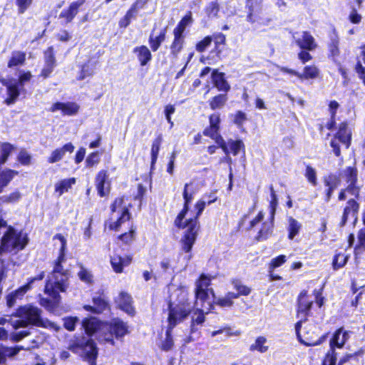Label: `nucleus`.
Instances as JSON below:
<instances>
[{"instance_id":"obj_1","label":"nucleus","mask_w":365,"mask_h":365,"mask_svg":"<svg viewBox=\"0 0 365 365\" xmlns=\"http://www.w3.org/2000/svg\"><path fill=\"white\" fill-rule=\"evenodd\" d=\"M61 243L60 253L58 259L55 264L53 272L48 276L46 282L44 292L54 300L58 302L59 292H65L66 289L67 270L63 269L61 263L66 260L65 250L66 246V240L61 234L55 236Z\"/></svg>"},{"instance_id":"obj_2","label":"nucleus","mask_w":365,"mask_h":365,"mask_svg":"<svg viewBox=\"0 0 365 365\" xmlns=\"http://www.w3.org/2000/svg\"><path fill=\"white\" fill-rule=\"evenodd\" d=\"M206 200L205 199H202L197 201L195 206V209L197 210L196 216L194 218H190L185 221L182 220V227L180 228H185L186 230L182 240V249L186 253H188V255L184 257L183 259L185 260V264L179 269H178V271L185 270L189 263V261L192 258V255L190 252L196 240L197 232L199 230L197 218L204 210Z\"/></svg>"},{"instance_id":"obj_3","label":"nucleus","mask_w":365,"mask_h":365,"mask_svg":"<svg viewBox=\"0 0 365 365\" xmlns=\"http://www.w3.org/2000/svg\"><path fill=\"white\" fill-rule=\"evenodd\" d=\"M194 305L192 302H189L185 299V295L182 296V300L174 307L172 304L169 305V316H168V328L166 331V337L165 341L162 343L161 349L163 351H170L174 344L173 339L171 335L172 329L176 324L183 319H185L192 312Z\"/></svg>"},{"instance_id":"obj_4","label":"nucleus","mask_w":365,"mask_h":365,"mask_svg":"<svg viewBox=\"0 0 365 365\" xmlns=\"http://www.w3.org/2000/svg\"><path fill=\"white\" fill-rule=\"evenodd\" d=\"M1 247L4 252H17L23 250L28 243L26 234L17 231L4 220H0Z\"/></svg>"},{"instance_id":"obj_5","label":"nucleus","mask_w":365,"mask_h":365,"mask_svg":"<svg viewBox=\"0 0 365 365\" xmlns=\"http://www.w3.org/2000/svg\"><path fill=\"white\" fill-rule=\"evenodd\" d=\"M41 310L32 305H26L20 307L16 311L19 319H9V323L14 329H17L25 327L29 324L40 326L42 324Z\"/></svg>"},{"instance_id":"obj_6","label":"nucleus","mask_w":365,"mask_h":365,"mask_svg":"<svg viewBox=\"0 0 365 365\" xmlns=\"http://www.w3.org/2000/svg\"><path fill=\"white\" fill-rule=\"evenodd\" d=\"M128 325L127 322H123L119 318H114L110 320L108 324H106L105 333L103 336H99L100 341H105L110 343L112 345L115 344L113 336L117 339H122L129 333Z\"/></svg>"},{"instance_id":"obj_7","label":"nucleus","mask_w":365,"mask_h":365,"mask_svg":"<svg viewBox=\"0 0 365 365\" xmlns=\"http://www.w3.org/2000/svg\"><path fill=\"white\" fill-rule=\"evenodd\" d=\"M342 331V328L337 329L330 340V351L326 355L323 365H336L337 354L335 351V348H342L349 338V332L346 331H344L341 336Z\"/></svg>"},{"instance_id":"obj_8","label":"nucleus","mask_w":365,"mask_h":365,"mask_svg":"<svg viewBox=\"0 0 365 365\" xmlns=\"http://www.w3.org/2000/svg\"><path fill=\"white\" fill-rule=\"evenodd\" d=\"M302 325V321H299L295 325L296 333L299 340L306 346H317L322 343L326 336L318 337L317 331V327L314 325H309L305 327L303 334L299 331Z\"/></svg>"},{"instance_id":"obj_9","label":"nucleus","mask_w":365,"mask_h":365,"mask_svg":"<svg viewBox=\"0 0 365 365\" xmlns=\"http://www.w3.org/2000/svg\"><path fill=\"white\" fill-rule=\"evenodd\" d=\"M351 131L348 128L347 123H341L339 130L335 135V138L331 141V146L333 148V152L336 156H339L341 154L340 148L337 140L346 145V148H349L351 143Z\"/></svg>"},{"instance_id":"obj_10","label":"nucleus","mask_w":365,"mask_h":365,"mask_svg":"<svg viewBox=\"0 0 365 365\" xmlns=\"http://www.w3.org/2000/svg\"><path fill=\"white\" fill-rule=\"evenodd\" d=\"M112 212H118L120 214V216L116 222H113L110 225L111 230H117L123 222L128 221L130 219V213L128 208L124 205V198L118 197L116 198L111 205Z\"/></svg>"},{"instance_id":"obj_11","label":"nucleus","mask_w":365,"mask_h":365,"mask_svg":"<svg viewBox=\"0 0 365 365\" xmlns=\"http://www.w3.org/2000/svg\"><path fill=\"white\" fill-rule=\"evenodd\" d=\"M341 175L345 179L349 184L346 190L353 195L358 196L359 187L356 186L358 171L355 166L347 167L343 170Z\"/></svg>"},{"instance_id":"obj_12","label":"nucleus","mask_w":365,"mask_h":365,"mask_svg":"<svg viewBox=\"0 0 365 365\" xmlns=\"http://www.w3.org/2000/svg\"><path fill=\"white\" fill-rule=\"evenodd\" d=\"M293 38L302 49L312 51L317 46L314 38L307 31L296 32Z\"/></svg>"},{"instance_id":"obj_13","label":"nucleus","mask_w":365,"mask_h":365,"mask_svg":"<svg viewBox=\"0 0 365 365\" xmlns=\"http://www.w3.org/2000/svg\"><path fill=\"white\" fill-rule=\"evenodd\" d=\"M313 300L307 295V291H302L298 297V307H297V317L302 319H305L307 317Z\"/></svg>"},{"instance_id":"obj_14","label":"nucleus","mask_w":365,"mask_h":365,"mask_svg":"<svg viewBox=\"0 0 365 365\" xmlns=\"http://www.w3.org/2000/svg\"><path fill=\"white\" fill-rule=\"evenodd\" d=\"M117 307L130 316H134L135 309L133 306L132 297L125 292H121L115 298Z\"/></svg>"},{"instance_id":"obj_15","label":"nucleus","mask_w":365,"mask_h":365,"mask_svg":"<svg viewBox=\"0 0 365 365\" xmlns=\"http://www.w3.org/2000/svg\"><path fill=\"white\" fill-rule=\"evenodd\" d=\"M79 108V106L74 102H57L53 104L49 110L52 113L61 110L64 115H74L78 112Z\"/></svg>"},{"instance_id":"obj_16","label":"nucleus","mask_w":365,"mask_h":365,"mask_svg":"<svg viewBox=\"0 0 365 365\" xmlns=\"http://www.w3.org/2000/svg\"><path fill=\"white\" fill-rule=\"evenodd\" d=\"M282 72L287 73L291 75H294L299 78L300 79L305 78H315L319 74V70L314 66H306L304 69V73H300L294 70L287 68L286 67H278Z\"/></svg>"},{"instance_id":"obj_17","label":"nucleus","mask_w":365,"mask_h":365,"mask_svg":"<svg viewBox=\"0 0 365 365\" xmlns=\"http://www.w3.org/2000/svg\"><path fill=\"white\" fill-rule=\"evenodd\" d=\"M108 174L106 170H101L98 173L95 182L98 193L101 197L106 196L109 192V182H107Z\"/></svg>"},{"instance_id":"obj_18","label":"nucleus","mask_w":365,"mask_h":365,"mask_svg":"<svg viewBox=\"0 0 365 365\" xmlns=\"http://www.w3.org/2000/svg\"><path fill=\"white\" fill-rule=\"evenodd\" d=\"M188 186H184V190L182 193L183 199H184V207L182 211L178 214L175 220V225L178 227H182V220L185 218V215L188 211L189 204L192 202L193 197L195 195H192V192H188Z\"/></svg>"},{"instance_id":"obj_19","label":"nucleus","mask_w":365,"mask_h":365,"mask_svg":"<svg viewBox=\"0 0 365 365\" xmlns=\"http://www.w3.org/2000/svg\"><path fill=\"white\" fill-rule=\"evenodd\" d=\"M359 209V205L354 200H349L344 208L340 225L344 226L349 216L354 219V224H355L357 220Z\"/></svg>"},{"instance_id":"obj_20","label":"nucleus","mask_w":365,"mask_h":365,"mask_svg":"<svg viewBox=\"0 0 365 365\" xmlns=\"http://www.w3.org/2000/svg\"><path fill=\"white\" fill-rule=\"evenodd\" d=\"M82 324L86 333L88 335H92L98 331H105L106 324L101 323L94 317L85 319Z\"/></svg>"},{"instance_id":"obj_21","label":"nucleus","mask_w":365,"mask_h":365,"mask_svg":"<svg viewBox=\"0 0 365 365\" xmlns=\"http://www.w3.org/2000/svg\"><path fill=\"white\" fill-rule=\"evenodd\" d=\"M263 0H247L246 7L248 9L247 19L253 23L257 20V16L259 14Z\"/></svg>"},{"instance_id":"obj_22","label":"nucleus","mask_w":365,"mask_h":365,"mask_svg":"<svg viewBox=\"0 0 365 365\" xmlns=\"http://www.w3.org/2000/svg\"><path fill=\"white\" fill-rule=\"evenodd\" d=\"M84 2V0L72 2L68 9H64L61 12L59 17L66 19V23L71 22L78 14L79 7L82 6Z\"/></svg>"},{"instance_id":"obj_23","label":"nucleus","mask_w":365,"mask_h":365,"mask_svg":"<svg viewBox=\"0 0 365 365\" xmlns=\"http://www.w3.org/2000/svg\"><path fill=\"white\" fill-rule=\"evenodd\" d=\"M209 307L198 308L196 307L195 312L192 315V322L190 325V332L193 334L197 331L196 325L202 324L205 322V314H207Z\"/></svg>"},{"instance_id":"obj_24","label":"nucleus","mask_w":365,"mask_h":365,"mask_svg":"<svg viewBox=\"0 0 365 365\" xmlns=\"http://www.w3.org/2000/svg\"><path fill=\"white\" fill-rule=\"evenodd\" d=\"M73 150L74 146L73 144L71 143H68L64 145L62 148H57L53 150L51 153V156L48 158V162L49 163L58 162L63 158L66 152L71 153H73Z\"/></svg>"},{"instance_id":"obj_25","label":"nucleus","mask_w":365,"mask_h":365,"mask_svg":"<svg viewBox=\"0 0 365 365\" xmlns=\"http://www.w3.org/2000/svg\"><path fill=\"white\" fill-rule=\"evenodd\" d=\"M30 346H16L14 347L3 346L0 348V364H4L6 357H13L19 353L21 350H30Z\"/></svg>"},{"instance_id":"obj_26","label":"nucleus","mask_w":365,"mask_h":365,"mask_svg":"<svg viewBox=\"0 0 365 365\" xmlns=\"http://www.w3.org/2000/svg\"><path fill=\"white\" fill-rule=\"evenodd\" d=\"M212 79L215 86L219 91L227 92L230 90V85L225 79L223 73H219L217 70H214L212 73Z\"/></svg>"},{"instance_id":"obj_27","label":"nucleus","mask_w":365,"mask_h":365,"mask_svg":"<svg viewBox=\"0 0 365 365\" xmlns=\"http://www.w3.org/2000/svg\"><path fill=\"white\" fill-rule=\"evenodd\" d=\"M46 55V63L45 66L41 71V76L44 78H47L50 73L53 71L56 66V60L53 54L52 48H49L45 53Z\"/></svg>"},{"instance_id":"obj_28","label":"nucleus","mask_w":365,"mask_h":365,"mask_svg":"<svg viewBox=\"0 0 365 365\" xmlns=\"http://www.w3.org/2000/svg\"><path fill=\"white\" fill-rule=\"evenodd\" d=\"M211 293L212 295L214 294L213 290L212 289H207L206 290H199L195 289V298L196 301L195 303V306L198 307L199 306V302H201V308H205V304H207V307H211L210 302L208 301L209 299V293Z\"/></svg>"},{"instance_id":"obj_29","label":"nucleus","mask_w":365,"mask_h":365,"mask_svg":"<svg viewBox=\"0 0 365 365\" xmlns=\"http://www.w3.org/2000/svg\"><path fill=\"white\" fill-rule=\"evenodd\" d=\"M93 301L94 304L93 307L90 305L84 306V309L86 311H90L94 313L99 314L103 312L108 307V304L107 301L101 297H94Z\"/></svg>"},{"instance_id":"obj_30","label":"nucleus","mask_w":365,"mask_h":365,"mask_svg":"<svg viewBox=\"0 0 365 365\" xmlns=\"http://www.w3.org/2000/svg\"><path fill=\"white\" fill-rule=\"evenodd\" d=\"M131 262L130 257H121L118 255H114L110 257V263L113 270L117 273H121L123 267L128 266Z\"/></svg>"},{"instance_id":"obj_31","label":"nucleus","mask_w":365,"mask_h":365,"mask_svg":"<svg viewBox=\"0 0 365 365\" xmlns=\"http://www.w3.org/2000/svg\"><path fill=\"white\" fill-rule=\"evenodd\" d=\"M174 39L170 45V55L173 58H177L178 54L182 51L185 43V36L178 34H173Z\"/></svg>"},{"instance_id":"obj_32","label":"nucleus","mask_w":365,"mask_h":365,"mask_svg":"<svg viewBox=\"0 0 365 365\" xmlns=\"http://www.w3.org/2000/svg\"><path fill=\"white\" fill-rule=\"evenodd\" d=\"M166 30L163 29L160 31V34L158 36H154L153 32L150 35L149 37V43L151 49L153 51H156L161 43L165 39Z\"/></svg>"},{"instance_id":"obj_33","label":"nucleus","mask_w":365,"mask_h":365,"mask_svg":"<svg viewBox=\"0 0 365 365\" xmlns=\"http://www.w3.org/2000/svg\"><path fill=\"white\" fill-rule=\"evenodd\" d=\"M84 351L90 361L91 365L96 364V359L98 355V349L93 340H88L85 346Z\"/></svg>"},{"instance_id":"obj_34","label":"nucleus","mask_w":365,"mask_h":365,"mask_svg":"<svg viewBox=\"0 0 365 365\" xmlns=\"http://www.w3.org/2000/svg\"><path fill=\"white\" fill-rule=\"evenodd\" d=\"M6 86L7 87L9 98L6 99L5 102L7 105H11L16 101L20 94L19 85L18 83L16 82L14 83L6 84Z\"/></svg>"},{"instance_id":"obj_35","label":"nucleus","mask_w":365,"mask_h":365,"mask_svg":"<svg viewBox=\"0 0 365 365\" xmlns=\"http://www.w3.org/2000/svg\"><path fill=\"white\" fill-rule=\"evenodd\" d=\"M134 52L138 53V58L141 66H145L151 59V53L145 46L135 48Z\"/></svg>"},{"instance_id":"obj_36","label":"nucleus","mask_w":365,"mask_h":365,"mask_svg":"<svg viewBox=\"0 0 365 365\" xmlns=\"http://www.w3.org/2000/svg\"><path fill=\"white\" fill-rule=\"evenodd\" d=\"M75 183V178L62 180L55 185V191L58 193V195H61L64 192H68Z\"/></svg>"},{"instance_id":"obj_37","label":"nucleus","mask_w":365,"mask_h":365,"mask_svg":"<svg viewBox=\"0 0 365 365\" xmlns=\"http://www.w3.org/2000/svg\"><path fill=\"white\" fill-rule=\"evenodd\" d=\"M29 289L30 285L26 284L18 289L15 292L9 294L6 297V303L8 307H13L16 302V298L22 297Z\"/></svg>"},{"instance_id":"obj_38","label":"nucleus","mask_w":365,"mask_h":365,"mask_svg":"<svg viewBox=\"0 0 365 365\" xmlns=\"http://www.w3.org/2000/svg\"><path fill=\"white\" fill-rule=\"evenodd\" d=\"M161 143H162V137L161 136H158L153 142L152 148H151V165H150L151 170L154 169L155 164L156 163Z\"/></svg>"},{"instance_id":"obj_39","label":"nucleus","mask_w":365,"mask_h":365,"mask_svg":"<svg viewBox=\"0 0 365 365\" xmlns=\"http://www.w3.org/2000/svg\"><path fill=\"white\" fill-rule=\"evenodd\" d=\"M302 227V224L299 222L294 218L290 217L289 218V225H288V231L289 235L288 237L289 240L294 239V237L299 234Z\"/></svg>"},{"instance_id":"obj_40","label":"nucleus","mask_w":365,"mask_h":365,"mask_svg":"<svg viewBox=\"0 0 365 365\" xmlns=\"http://www.w3.org/2000/svg\"><path fill=\"white\" fill-rule=\"evenodd\" d=\"M25 60V53L21 51H14L11 54V59L8 63V66L11 68L19 65H23Z\"/></svg>"},{"instance_id":"obj_41","label":"nucleus","mask_w":365,"mask_h":365,"mask_svg":"<svg viewBox=\"0 0 365 365\" xmlns=\"http://www.w3.org/2000/svg\"><path fill=\"white\" fill-rule=\"evenodd\" d=\"M14 172L11 170H0V192H2L4 187L7 186L9 182L12 180Z\"/></svg>"},{"instance_id":"obj_42","label":"nucleus","mask_w":365,"mask_h":365,"mask_svg":"<svg viewBox=\"0 0 365 365\" xmlns=\"http://www.w3.org/2000/svg\"><path fill=\"white\" fill-rule=\"evenodd\" d=\"M238 294L235 292H230L224 297H220L216 299V303L220 307H231L233 304L232 300L237 299Z\"/></svg>"},{"instance_id":"obj_43","label":"nucleus","mask_w":365,"mask_h":365,"mask_svg":"<svg viewBox=\"0 0 365 365\" xmlns=\"http://www.w3.org/2000/svg\"><path fill=\"white\" fill-rule=\"evenodd\" d=\"M267 339L264 336H259L255 340V342L252 344L250 347V351H258L260 353H264L268 350V346L265 345Z\"/></svg>"},{"instance_id":"obj_44","label":"nucleus","mask_w":365,"mask_h":365,"mask_svg":"<svg viewBox=\"0 0 365 365\" xmlns=\"http://www.w3.org/2000/svg\"><path fill=\"white\" fill-rule=\"evenodd\" d=\"M191 21L192 17L190 14L184 16L178 23V26L174 29L173 34L184 36L183 33L185 30V28L187 25H189L191 23Z\"/></svg>"},{"instance_id":"obj_45","label":"nucleus","mask_w":365,"mask_h":365,"mask_svg":"<svg viewBox=\"0 0 365 365\" xmlns=\"http://www.w3.org/2000/svg\"><path fill=\"white\" fill-rule=\"evenodd\" d=\"M13 148V146L9 143H0V165L6 161Z\"/></svg>"},{"instance_id":"obj_46","label":"nucleus","mask_w":365,"mask_h":365,"mask_svg":"<svg viewBox=\"0 0 365 365\" xmlns=\"http://www.w3.org/2000/svg\"><path fill=\"white\" fill-rule=\"evenodd\" d=\"M21 194L19 192H14L7 195H3L0 197V212L1 211V207L4 203H14L19 201L21 198Z\"/></svg>"},{"instance_id":"obj_47","label":"nucleus","mask_w":365,"mask_h":365,"mask_svg":"<svg viewBox=\"0 0 365 365\" xmlns=\"http://www.w3.org/2000/svg\"><path fill=\"white\" fill-rule=\"evenodd\" d=\"M227 100V96L225 94H220L214 97L210 102V108L212 110L221 108Z\"/></svg>"},{"instance_id":"obj_48","label":"nucleus","mask_w":365,"mask_h":365,"mask_svg":"<svg viewBox=\"0 0 365 365\" xmlns=\"http://www.w3.org/2000/svg\"><path fill=\"white\" fill-rule=\"evenodd\" d=\"M232 284L233 285V287L237 291V293H235L236 294H238V297L240 295H244L247 296L248 295L251 289L248 287L244 285L241 281L238 279H234L232 281Z\"/></svg>"},{"instance_id":"obj_49","label":"nucleus","mask_w":365,"mask_h":365,"mask_svg":"<svg viewBox=\"0 0 365 365\" xmlns=\"http://www.w3.org/2000/svg\"><path fill=\"white\" fill-rule=\"evenodd\" d=\"M78 276L79 279L87 284H91L93 282V274L92 273L84 268L83 266L80 267V270L78 272Z\"/></svg>"},{"instance_id":"obj_50","label":"nucleus","mask_w":365,"mask_h":365,"mask_svg":"<svg viewBox=\"0 0 365 365\" xmlns=\"http://www.w3.org/2000/svg\"><path fill=\"white\" fill-rule=\"evenodd\" d=\"M348 259V256L344 255V254H337L335 255L334 260H333V268L334 269L336 270L339 268H341L344 267Z\"/></svg>"},{"instance_id":"obj_51","label":"nucleus","mask_w":365,"mask_h":365,"mask_svg":"<svg viewBox=\"0 0 365 365\" xmlns=\"http://www.w3.org/2000/svg\"><path fill=\"white\" fill-rule=\"evenodd\" d=\"M324 182L325 186L338 187L340 185L341 179L339 176L331 173L324 177Z\"/></svg>"},{"instance_id":"obj_52","label":"nucleus","mask_w":365,"mask_h":365,"mask_svg":"<svg viewBox=\"0 0 365 365\" xmlns=\"http://www.w3.org/2000/svg\"><path fill=\"white\" fill-rule=\"evenodd\" d=\"M306 178L312 185L315 186L317 184V172L314 168L310 165H307L304 174Z\"/></svg>"},{"instance_id":"obj_53","label":"nucleus","mask_w":365,"mask_h":365,"mask_svg":"<svg viewBox=\"0 0 365 365\" xmlns=\"http://www.w3.org/2000/svg\"><path fill=\"white\" fill-rule=\"evenodd\" d=\"M143 4L141 3L140 1H137L136 2H135L132 6L130 7V9L127 11L126 14L125 15V16L130 21H131L132 19L135 18L138 11L143 9Z\"/></svg>"},{"instance_id":"obj_54","label":"nucleus","mask_w":365,"mask_h":365,"mask_svg":"<svg viewBox=\"0 0 365 365\" xmlns=\"http://www.w3.org/2000/svg\"><path fill=\"white\" fill-rule=\"evenodd\" d=\"M210 284V279L205 274H201L200 279L196 282L195 289L206 290L209 289L208 287Z\"/></svg>"},{"instance_id":"obj_55","label":"nucleus","mask_w":365,"mask_h":365,"mask_svg":"<svg viewBox=\"0 0 365 365\" xmlns=\"http://www.w3.org/2000/svg\"><path fill=\"white\" fill-rule=\"evenodd\" d=\"M225 333L227 336H239L241 334V331L239 330L232 331L230 327H224L222 329H220L219 330L213 331L211 332V336L215 337L217 334Z\"/></svg>"},{"instance_id":"obj_56","label":"nucleus","mask_w":365,"mask_h":365,"mask_svg":"<svg viewBox=\"0 0 365 365\" xmlns=\"http://www.w3.org/2000/svg\"><path fill=\"white\" fill-rule=\"evenodd\" d=\"M272 225L271 223H264L263 227L259 230L257 240H266L269 235L272 231Z\"/></svg>"},{"instance_id":"obj_57","label":"nucleus","mask_w":365,"mask_h":365,"mask_svg":"<svg viewBox=\"0 0 365 365\" xmlns=\"http://www.w3.org/2000/svg\"><path fill=\"white\" fill-rule=\"evenodd\" d=\"M287 261V257L285 255H279L275 258H273L269 264V272L277 267H280Z\"/></svg>"},{"instance_id":"obj_58","label":"nucleus","mask_w":365,"mask_h":365,"mask_svg":"<svg viewBox=\"0 0 365 365\" xmlns=\"http://www.w3.org/2000/svg\"><path fill=\"white\" fill-rule=\"evenodd\" d=\"M219 10V4L217 1H212L207 5L206 8V13L209 16L215 17L217 15Z\"/></svg>"},{"instance_id":"obj_59","label":"nucleus","mask_w":365,"mask_h":365,"mask_svg":"<svg viewBox=\"0 0 365 365\" xmlns=\"http://www.w3.org/2000/svg\"><path fill=\"white\" fill-rule=\"evenodd\" d=\"M160 266L163 272H170L174 273L175 272L176 267H173L171 265L170 259L168 258H164L161 260L160 263Z\"/></svg>"},{"instance_id":"obj_60","label":"nucleus","mask_w":365,"mask_h":365,"mask_svg":"<svg viewBox=\"0 0 365 365\" xmlns=\"http://www.w3.org/2000/svg\"><path fill=\"white\" fill-rule=\"evenodd\" d=\"M32 1L33 0H16V4L18 6V13L20 14H24L31 6Z\"/></svg>"},{"instance_id":"obj_61","label":"nucleus","mask_w":365,"mask_h":365,"mask_svg":"<svg viewBox=\"0 0 365 365\" xmlns=\"http://www.w3.org/2000/svg\"><path fill=\"white\" fill-rule=\"evenodd\" d=\"M78 319L77 317H66L63 319V326L64 327L71 331L75 329L76 324Z\"/></svg>"},{"instance_id":"obj_62","label":"nucleus","mask_w":365,"mask_h":365,"mask_svg":"<svg viewBox=\"0 0 365 365\" xmlns=\"http://www.w3.org/2000/svg\"><path fill=\"white\" fill-rule=\"evenodd\" d=\"M212 38L206 36L204 39L197 43L196 50L199 52L204 51L211 43Z\"/></svg>"},{"instance_id":"obj_63","label":"nucleus","mask_w":365,"mask_h":365,"mask_svg":"<svg viewBox=\"0 0 365 365\" xmlns=\"http://www.w3.org/2000/svg\"><path fill=\"white\" fill-rule=\"evenodd\" d=\"M230 148L234 155H237L241 148L244 147V144L241 140L230 141L229 142Z\"/></svg>"},{"instance_id":"obj_64","label":"nucleus","mask_w":365,"mask_h":365,"mask_svg":"<svg viewBox=\"0 0 365 365\" xmlns=\"http://www.w3.org/2000/svg\"><path fill=\"white\" fill-rule=\"evenodd\" d=\"M99 163L98 152L91 153L86 160L87 167H93Z\"/></svg>"}]
</instances>
